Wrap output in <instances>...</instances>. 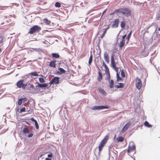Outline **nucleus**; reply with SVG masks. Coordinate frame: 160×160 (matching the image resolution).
Instances as JSON below:
<instances>
[{
  "instance_id": "nucleus-54",
  "label": "nucleus",
  "mask_w": 160,
  "mask_h": 160,
  "mask_svg": "<svg viewBox=\"0 0 160 160\" xmlns=\"http://www.w3.org/2000/svg\"><path fill=\"white\" fill-rule=\"evenodd\" d=\"M36 88L37 89H38V88H40L39 86H38V85L36 86Z\"/></svg>"
},
{
  "instance_id": "nucleus-51",
  "label": "nucleus",
  "mask_w": 160,
  "mask_h": 160,
  "mask_svg": "<svg viewBox=\"0 0 160 160\" xmlns=\"http://www.w3.org/2000/svg\"><path fill=\"white\" fill-rule=\"evenodd\" d=\"M125 128H124V127H123V128H122V133H123L124 132H125L127 130H125Z\"/></svg>"
},
{
  "instance_id": "nucleus-64",
  "label": "nucleus",
  "mask_w": 160,
  "mask_h": 160,
  "mask_svg": "<svg viewBox=\"0 0 160 160\" xmlns=\"http://www.w3.org/2000/svg\"><path fill=\"white\" fill-rule=\"evenodd\" d=\"M134 160H135V159H134Z\"/></svg>"
},
{
  "instance_id": "nucleus-60",
  "label": "nucleus",
  "mask_w": 160,
  "mask_h": 160,
  "mask_svg": "<svg viewBox=\"0 0 160 160\" xmlns=\"http://www.w3.org/2000/svg\"><path fill=\"white\" fill-rule=\"evenodd\" d=\"M97 68H98V70H100V69H99V68L98 67H97Z\"/></svg>"
},
{
  "instance_id": "nucleus-25",
  "label": "nucleus",
  "mask_w": 160,
  "mask_h": 160,
  "mask_svg": "<svg viewBox=\"0 0 160 160\" xmlns=\"http://www.w3.org/2000/svg\"><path fill=\"white\" fill-rule=\"evenodd\" d=\"M116 77H117V81L118 82H119L120 80H122V79L120 77L119 74L117 72L116 74Z\"/></svg>"
},
{
  "instance_id": "nucleus-24",
  "label": "nucleus",
  "mask_w": 160,
  "mask_h": 160,
  "mask_svg": "<svg viewBox=\"0 0 160 160\" xmlns=\"http://www.w3.org/2000/svg\"><path fill=\"white\" fill-rule=\"evenodd\" d=\"M99 91L102 94L105 95L106 94V92L102 88H100L98 89Z\"/></svg>"
},
{
  "instance_id": "nucleus-34",
  "label": "nucleus",
  "mask_w": 160,
  "mask_h": 160,
  "mask_svg": "<svg viewBox=\"0 0 160 160\" xmlns=\"http://www.w3.org/2000/svg\"><path fill=\"white\" fill-rule=\"evenodd\" d=\"M61 4L60 3L57 2H56L55 6L56 7L60 8L61 7Z\"/></svg>"
},
{
  "instance_id": "nucleus-44",
  "label": "nucleus",
  "mask_w": 160,
  "mask_h": 160,
  "mask_svg": "<svg viewBox=\"0 0 160 160\" xmlns=\"http://www.w3.org/2000/svg\"><path fill=\"white\" fill-rule=\"evenodd\" d=\"M121 75L123 78H124L125 77V73H124V72L123 70H122V71L121 72Z\"/></svg>"
},
{
  "instance_id": "nucleus-48",
  "label": "nucleus",
  "mask_w": 160,
  "mask_h": 160,
  "mask_svg": "<svg viewBox=\"0 0 160 160\" xmlns=\"http://www.w3.org/2000/svg\"><path fill=\"white\" fill-rule=\"evenodd\" d=\"M33 134L32 133H31L28 135V138H31L33 136Z\"/></svg>"
},
{
  "instance_id": "nucleus-47",
  "label": "nucleus",
  "mask_w": 160,
  "mask_h": 160,
  "mask_svg": "<svg viewBox=\"0 0 160 160\" xmlns=\"http://www.w3.org/2000/svg\"><path fill=\"white\" fill-rule=\"evenodd\" d=\"M52 157V154L51 153L50 154H49L48 155V157L50 158Z\"/></svg>"
},
{
  "instance_id": "nucleus-9",
  "label": "nucleus",
  "mask_w": 160,
  "mask_h": 160,
  "mask_svg": "<svg viewBox=\"0 0 160 160\" xmlns=\"http://www.w3.org/2000/svg\"><path fill=\"white\" fill-rule=\"evenodd\" d=\"M23 82V79H22L18 81L17 83V86L19 88H22V86Z\"/></svg>"
},
{
  "instance_id": "nucleus-1",
  "label": "nucleus",
  "mask_w": 160,
  "mask_h": 160,
  "mask_svg": "<svg viewBox=\"0 0 160 160\" xmlns=\"http://www.w3.org/2000/svg\"><path fill=\"white\" fill-rule=\"evenodd\" d=\"M108 138L109 136L108 135H107L101 141L98 147V149L99 152L102 150V148L104 146L105 143L107 142Z\"/></svg>"
},
{
  "instance_id": "nucleus-46",
  "label": "nucleus",
  "mask_w": 160,
  "mask_h": 160,
  "mask_svg": "<svg viewBox=\"0 0 160 160\" xmlns=\"http://www.w3.org/2000/svg\"><path fill=\"white\" fill-rule=\"evenodd\" d=\"M29 88H32V89H35V87L34 86V85L32 84H31L30 85V87L29 88H29V89L30 90H31Z\"/></svg>"
},
{
  "instance_id": "nucleus-20",
  "label": "nucleus",
  "mask_w": 160,
  "mask_h": 160,
  "mask_svg": "<svg viewBox=\"0 0 160 160\" xmlns=\"http://www.w3.org/2000/svg\"><path fill=\"white\" fill-rule=\"evenodd\" d=\"M109 82L110 85L109 87L110 88H112L113 87L114 82L113 80H111Z\"/></svg>"
},
{
  "instance_id": "nucleus-12",
  "label": "nucleus",
  "mask_w": 160,
  "mask_h": 160,
  "mask_svg": "<svg viewBox=\"0 0 160 160\" xmlns=\"http://www.w3.org/2000/svg\"><path fill=\"white\" fill-rule=\"evenodd\" d=\"M102 78V73L100 71L98 72V76L97 78V79L98 81H100Z\"/></svg>"
},
{
  "instance_id": "nucleus-50",
  "label": "nucleus",
  "mask_w": 160,
  "mask_h": 160,
  "mask_svg": "<svg viewBox=\"0 0 160 160\" xmlns=\"http://www.w3.org/2000/svg\"><path fill=\"white\" fill-rule=\"evenodd\" d=\"M31 120L32 121H33V122H35L36 121H37L36 120H35L33 118H31Z\"/></svg>"
},
{
  "instance_id": "nucleus-15",
  "label": "nucleus",
  "mask_w": 160,
  "mask_h": 160,
  "mask_svg": "<svg viewBox=\"0 0 160 160\" xmlns=\"http://www.w3.org/2000/svg\"><path fill=\"white\" fill-rule=\"evenodd\" d=\"M22 132L24 133H28L29 132V129L26 127H24L23 128Z\"/></svg>"
},
{
  "instance_id": "nucleus-31",
  "label": "nucleus",
  "mask_w": 160,
  "mask_h": 160,
  "mask_svg": "<svg viewBox=\"0 0 160 160\" xmlns=\"http://www.w3.org/2000/svg\"><path fill=\"white\" fill-rule=\"evenodd\" d=\"M106 74L108 76L107 77L105 78V79L108 80L109 81H110V76L109 72H106Z\"/></svg>"
},
{
  "instance_id": "nucleus-56",
  "label": "nucleus",
  "mask_w": 160,
  "mask_h": 160,
  "mask_svg": "<svg viewBox=\"0 0 160 160\" xmlns=\"http://www.w3.org/2000/svg\"><path fill=\"white\" fill-rule=\"evenodd\" d=\"M45 160H51V159L49 158H46Z\"/></svg>"
},
{
  "instance_id": "nucleus-27",
  "label": "nucleus",
  "mask_w": 160,
  "mask_h": 160,
  "mask_svg": "<svg viewBox=\"0 0 160 160\" xmlns=\"http://www.w3.org/2000/svg\"><path fill=\"white\" fill-rule=\"evenodd\" d=\"M144 124L145 126H147L148 128H150L152 127V125L149 124V122L147 121L145 122Z\"/></svg>"
},
{
  "instance_id": "nucleus-11",
  "label": "nucleus",
  "mask_w": 160,
  "mask_h": 160,
  "mask_svg": "<svg viewBox=\"0 0 160 160\" xmlns=\"http://www.w3.org/2000/svg\"><path fill=\"white\" fill-rule=\"evenodd\" d=\"M38 86L40 88H48V83L40 84L38 83Z\"/></svg>"
},
{
  "instance_id": "nucleus-10",
  "label": "nucleus",
  "mask_w": 160,
  "mask_h": 160,
  "mask_svg": "<svg viewBox=\"0 0 160 160\" xmlns=\"http://www.w3.org/2000/svg\"><path fill=\"white\" fill-rule=\"evenodd\" d=\"M119 22V20L118 19H116L114 21V23L112 24V28H116L118 27V23Z\"/></svg>"
},
{
  "instance_id": "nucleus-22",
  "label": "nucleus",
  "mask_w": 160,
  "mask_h": 160,
  "mask_svg": "<svg viewBox=\"0 0 160 160\" xmlns=\"http://www.w3.org/2000/svg\"><path fill=\"white\" fill-rule=\"evenodd\" d=\"M135 147H129L128 146V152H131L133 150H135Z\"/></svg>"
},
{
  "instance_id": "nucleus-19",
  "label": "nucleus",
  "mask_w": 160,
  "mask_h": 160,
  "mask_svg": "<svg viewBox=\"0 0 160 160\" xmlns=\"http://www.w3.org/2000/svg\"><path fill=\"white\" fill-rule=\"evenodd\" d=\"M118 142H122L124 141V138L122 137H118L117 138Z\"/></svg>"
},
{
  "instance_id": "nucleus-26",
  "label": "nucleus",
  "mask_w": 160,
  "mask_h": 160,
  "mask_svg": "<svg viewBox=\"0 0 160 160\" xmlns=\"http://www.w3.org/2000/svg\"><path fill=\"white\" fill-rule=\"evenodd\" d=\"M58 69L59 70L61 74L63 73H64L66 72V71L62 68H59Z\"/></svg>"
},
{
  "instance_id": "nucleus-52",
  "label": "nucleus",
  "mask_w": 160,
  "mask_h": 160,
  "mask_svg": "<svg viewBox=\"0 0 160 160\" xmlns=\"http://www.w3.org/2000/svg\"><path fill=\"white\" fill-rule=\"evenodd\" d=\"M109 27L108 26L107 28H104V31H105L106 32L107 31V30L108 29H109Z\"/></svg>"
},
{
  "instance_id": "nucleus-49",
  "label": "nucleus",
  "mask_w": 160,
  "mask_h": 160,
  "mask_svg": "<svg viewBox=\"0 0 160 160\" xmlns=\"http://www.w3.org/2000/svg\"><path fill=\"white\" fill-rule=\"evenodd\" d=\"M126 36V34H125V35H124L122 36V40H123V41H125L124 39L125 38Z\"/></svg>"
},
{
  "instance_id": "nucleus-7",
  "label": "nucleus",
  "mask_w": 160,
  "mask_h": 160,
  "mask_svg": "<svg viewBox=\"0 0 160 160\" xmlns=\"http://www.w3.org/2000/svg\"><path fill=\"white\" fill-rule=\"evenodd\" d=\"M111 64L112 68L117 72H118L117 68L116 67V64L114 60L113 54H112L111 56Z\"/></svg>"
},
{
  "instance_id": "nucleus-5",
  "label": "nucleus",
  "mask_w": 160,
  "mask_h": 160,
  "mask_svg": "<svg viewBox=\"0 0 160 160\" xmlns=\"http://www.w3.org/2000/svg\"><path fill=\"white\" fill-rule=\"evenodd\" d=\"M59 78L58 77H55L52 78L49 82L50 87L51 85L52 84H57L59 82Z\"/></svg>"
},
{
  "instance_id": "nucleus-2",
  "label": "nucleus",
  "mask_w": 160,
  "mask_h": 160,
  "mask_svg": "<svg viewBox=\"0 0 160 160\" xmlns=\"http://www.w3.org/2000/svg\"><path fill=\"white\" fill-rule=\"evenodd\" d=\"M41 30V28L38 25H35L32 28H30L28 33L30 34H32L35 32H39Z\"/></svg>"
},
{
  "instance_id": "nucleus-14",
  "label": "nucleus",
  "mask_w": 160,
  "mask_h": 160,
  "mask_svg": "<svg viewBox=\"0 0 160 160\" xmlns=\"http://www.w3.org/2000/svg\"><path fill=\"white\" fill-rule=\"evenodd\" d=\"M56 61H52L51 62L49 63V66L51 67L55 68L56 67Z\"/></svg>"
},
{
  "instance_id": "nucleus-6",
  "label": "nucleus",
  "mask_w": 160,
  "mask_h": 160,
  "mask_svg": "<svg viewBox=\"0 0 160 160\" xmlns=\"http://www.w3.org/2000/svg\"><path fill=\"white\" fill-rule=\"evenodd\" d=\"M136 81V86L138 89H140L142 86V82L141 80L138 78L137 77Z\"/></svg>"
},
{
  "instance_id": "nucleus-63",
  "label": "nucleus",
  "mask_w": 160,
  "mask_h": 160,
  "mask_svg": "<svg viewBox=\"0 0 160 160\" xmlns=\"http://www.w3.org/2000/svg\"><path fill=\"white\" fill-rule=\"evenodd\" d=\"M1 48H0V52H1Z\"/></svg>"
},
{
  "instance_id": "nucleus-30",
  "label": "nucleus",
  "mask_w": 160,
  "mask_h": 160,
  "mask_svg": "<svg viewBox=\"0 0 160 160\" xmlns=\"http://www.w3.org/2000/svg\"><path fill=\"white\" fill-rule=\"evenodd\" d=\"M125 41L122 40L121 42H120L119 47L120 48H122L124 45L125 44Z\"/></svg>"
},
{
  "instance_id": "nucleus-32",
  "label": "nucleus",
  "mask_w": 160,
  "mask_h": 160,
  "mask_svg": "<svg viewBox=\"0 0 160 160\" xmlns=\"http://www.w3.org/2000/svg\"><path fill=\"white\" fill-rule=\"evenodd\" d=\"M92 54H91V55L90 57L89 61H88V64L89 65H90L91 64V63L92 62Z\"/></svg>"
},
{
  "instance_id": "nucleus-38",
  "label": "nucleus",
  "mask_w": 160,
  "mask_h": 160,
  "mask_svg": "<svg viewBox=\"0 0 160 160\" xmlns=\"http://www.w3.org/2000/svg\"><path fill=\"white\" fill-rule=\"evenodd\" d=\"M22 99L20 98L19 99L18 101V104L19 105H20L22 103Z\"/></svg>"
},
{
  "instance_id": "nucleus-55",
  "label": "nucleus",
  "mask_w": 160,
  "mask_h": 160,
  "mask_svg": "<svg viewBox=\"0 0 160 160\" xmlns=\"http://www.w3.org/2000/svg\"><path fill=\"white\" fill-rule=\"evenodd\" d=\"M57 74H59V75L61 74L60 72V71H57Z\"/></svg>"
},
{
  "instance_id": "nucleus-3",
  "label": "nucleus",
  "mask_w": 160,
  "mask_h": 160,
  "mask_svg": "<svg viewBox=\"0 0 160 160\" xmlns=\"http://www.w3.org/2000/svg\"><path fill=\"white\" fill-rule=\"evenodd\" d=\"M121 13L126 17H128L131 15V11L127 8H122Z\"/></svg>"
},
{
  "instance_id": "nucleus-57",
  "label": "nucleus",
  "mask_w": 160,
  "mask_h": 160,
  "mask_svg": "<svg viewBox=\"0 0 160 160\" xmlns=\"http://www.w3.org/2000/svg\"><path fill=\"white\" fill-rule=\"evenodd\" d=\"M148 55V53H147L146 54L145 56H147Z\"/></svg>"
},
{
  "instance_id": "nucleus-16",
  "label": "nucleus",
  "mask_w": 160,
  "mask_h": 160,
  "mask_svg": "<svg viewBox=\"0 0 160 160\" xmlns=\"http://www.w3.org/2000/svg\"><path fill=\"white\" fill-rule=\"evenodd\" d=\"M32 49H33V50H34V51H35L38 52V53H40V52L42 51V49L41 48H32Z\"/></svg>"
},
{
  "instance_id": "nucleus-21",
  "label": "nucleus",
  "mask_w": 160,
  "mask_h": 160,
  "mask_svg": "<svg viewBox=\"0 0 160 160\" xmlns=\"http://www.w3.org/2000/svg\"><path fill=\"white\" fill-rule=\"evenodd\" d=\"M52 55L53 57L56 58H58L60 56L57 53H52Z\"/></svg>"
},
{
  "instance_id": "nucleus-18",
  "label": "nucleus",
  "mask_w": 160,
  "mask_h": 160,
  "mask_svg": "<svg viewBox=\"0 0 160 160\" xmlns=\"http://www.w3.org/2000/svg\"><path fill=\"white\" fill-rule=\"evenodd\" d=\"M131 122H129L127 123L124 127V128H125V130H127L131 125Z\"/></svg>"
},
{
  "instance_id": "nucleus-58",
  "label": "nucleus",
  "mask_w": 160,
  "mask_h": 160,
  "mask_svg": "<svg viewBox=\"0 0 160 160\" xmlns=\"http://www.w3.org/2000/svg\"><path fill=\"white\" fill-rule=\"evenodd\" d=\"M106 11V10H105L103 12V13H102V14H103L104 13V12H105Z\"/></svg>"
},
{
  "instance_id": "nucleus-53",
  "label": "nucleus",
  "mask_w": 160,
  "mask_h": 160,
  "mask_svg": "<svg viewBox=\"0 0 160 160\" xmlns=\"http://www.w3.org/2000/svg\"><path fill=\"white\" fill-rule=\"evenodd\" d=\"M43 156V154H42L40 155L39 156H38V160H39V158L42 157Z\"/></svg>"
},
{
  "instance_id": "nucleus-8",
  "label": "nucleus",
  "mask_w": 160,
  "mask_h": 160,
  "mask_svg": "<svg viewBox=\"0 0 160 160\" xmlns=\"http://www.w3.org/2000/svg\"><path fill=\"white\" fill-rule=\"evenodd\" d=\"M104 57L105 60L107 63L109 62V58L108 57V54L106 51H105L104 53Z\"/></svg>"
},
{
  "instance_id": "nucleus-13",
  "label": "nucleus",
  "mask_w": 160,
  "mask_h": 160,
  "mask_svg": "<svg viewBox=\"0 0 160 160\" xmlns=\"http://www.w3.org/2000/svg\"><path fill=\"white\" fill-rule=\"evenodd\" d=\"M124 86V84L123 83H119L118 85H115V87L117 88H122Z\"/></svg>"
},
{
  "instance_id": "nucleus-29",
  "label": "nucleus",
  "mask_w": 160,
  "mask_h": 160,
  "mask_svg": "<svg viewBox=\"0 0 160 160\" xmlns=\"http://www.w3.org/2000/svg\"><path fill=\"white\" fill-rule=\"evenodd\" d=\"M131 33H132V31H131L128 34V36H127V37L126 38V39H127V42L126 43H127L129 42V39H130V36L131 35Z\"/></svg>"
},
{
  "instance_id": "nucleus-23",
  "label": "nucleus",
  "mask_w": 160,
  "mask_h": 160,
  "mask_svg": "<svg viewBox=\"0 0 160 160\" xmlns=\"http://www.w3.org/2000/svg\"><path fill=\"white\" fill-rule=\"evenodd\" d=\"M31 76H38L39 75L37 74V72H31L29 74Z\"/></svg>"
},
{
  "instance_id": "nucleus-35",
  "label": "nucleus",
  "mask_w": 160,
  "mask_h": 160,
  "mask_svg": "<svg viewBox=\"0 0 160 160\" xmlns=\"http://www.w3.org/2000/svg\"><path fill=\"white\" fill-rule=\"evenodd\" d=\"M3 38L2 37H0V47L3 45Z\"/></svg>"
},
{
  "instance_id": "nucleus-61",
  "label": "nucleus",
  "mask_w": 160,
  "mask_h": 160,
  "mask_svg": "<svg viewBox=\"0 0 160 160\" xmlns=\"http://www.w3.org/2000/svg\"><path fill=\"white\" fill-rule=\"evenodd\" d=\"M39 76H41L42 77H43V76L42 75H40Z\"/></svg>"
},
{
  "instance_id": "nucleus-40",
  "label": "nucleus",
  "mask_w": 160,
  "mask_h": 160,
  "mask_svg": "<svg viewBox=\"0 0 160 160\" xmlns=\"http://www.w3.org/2000/svg\"><path fill=\"white\" fill-rule=\"evenodd\" d=\"M21 99H22V102L23 103H25L26 102H27L28 99L26 98H21Z\"/></svg>"
},
{
  "instance_id": "nucleus-62",
  "label": "nucleus",
  "mask_w": 160,
  "mask_h": 160,
  "mask_svg": "<svg viewBox=\"0 0 160 160\" xmlns=\"http://www.w3.org/2000/svg\"><path fill=\"white\" fill-rule=\"evenodd\" d=\"M158 30L160 31V27L158 29Z\"/></svg>"
},
{
  "instance_id": "nucleus-17",
  "label": "nucleus",
  "mask_w": 160,
  "mask_h": 160,
  "mask_svg": "<svg viewBox=\"0 0 160 160\" xmlns=\"http://www.w3.org/2000/svg\"><path fill=\"white\" fill-rule=\"evenodd\" d=\"M102 63H103V65L104 66V67L105 68L106 73L108 72H109V69H108V66L106 65V64L104 62V61H102Z\"/></svg>"
},
{
  "instance_id": "nucleus-39",
  "label": "nucleus",
  "mask_w": 160,
  "mask_h": 160,
  "mask_svg": "<svg viewBox=\"0 0 160 160\" xmlns=\"http://www.w3.org/2000/svg\"><path fill=\"white\" fill-rule=\"evenodd\" d=\"M125 23L123 21H122L121 22V24H120V26L122 28H123L125 27Z\"/></svg>"
},
{
  "instance_id": "nucleus-4",
  "label": "nucleus",
  "mask_w": 160,
  "mask_h": 160,
  "mask_svg": "<svg viewBox=\"0 0 160 160\" xmlns=\"http://www.w3.org/2000/svg\"><path fill=\"white\" fill-rule=\"evenodd\" d=\"M109 108V106H94L91 108L92 110H101L103 109H108Z\"/></svg>"
},
{
  "instance_id": "nucleus-45",
  "label": "nucleus",
  "mask_w": 160,
  "mask_h": 160,
  "mask_svg": "<svg viewBox=\"0 0 160 160\" xmlns=\"http://www.w3.org/2000/svg\"><path fill=\"white\" fill-rule=\"evenodd\" d=\"M106 32L105 31H103L102 34V35L101 36V38L102 39V38H103V37H104Z\"/></svg>"
},
{
  "instance_id": "nucleus-37",
  "label": "nucleus",
  "mask_w": 160,
  "mask_h": 160,
  "mask_svg": "<svg viewBox=\"0 0 160 160\" xmlns=\"http://www.w3.org/2000/svg\"><path fill=\"white\" fill-rule=\"evenodd\" d=\"M39 81L41 83H43L45 82V80L44 79L41 78H39Z\"/></svg>"
},
{
  "instance_id": "nucleus-59",
  "label": "nucleus",
  "mask_w": 160,
  "mask_h": 160,
  "mask_svg": "<svg viewBox=\"0 0 160 160\" xmlns=\"http://www.w3.org/2000/svg\"><path fill=\"white\" fill-rule=\"evenodd\" d=\"M114 13H113H113H111L110 14V15H112V14H114Z\"/></svg>"
},
{
  "instance_id": "nucleus-28",
  "label": "nucleus",
  "mask_w": 160,
  "mask_h": 160,
  "mask_svg": "<svg viewBox=\"0 0 160 160\" xmlns=\"http://www.w3.org/2000/svg\"><path fill=\"white\" fill-rule=\"evenodd\" d=\"M28 85H30V83H29L28 82H27L26 83L24 84L23 83L22 86V88L23 89H24L26 88L27 86Z\"/></svg>"
},
{
  "instance_id": "nucleus-36",
  "label": "nucleus",
  "mask_w": 160,
  "mask_h": 160,
  "mask_svg": "<svg viewBox=\"0 0 160 160\" xmlns=\"http://www.w3.org/2000/svg\"><path fill=\"white\" fill-rule=\"evenodd\" d=\"M129 147H135L134 143V142H131L130 143L129 145L128 146Z\"/></svg>"
},
{
  "instance_id": "nucleus-43",
  "label": "nucleus",
  "mask_w": 160,
  "mask_h": 160,
  "mask_svg": "<svg viewBox=\"0 0 160 160\" xmlns=\"http://www.w3.org/2000/svg\"><path fill=\"white\" fill-rule=\"evenodd\" d=\"M35 122V125L36 126V128L37 129H38L39 128V126L38 124V123L37 121H36Z\"/></svg>"
},
{
  "instance_id": "nucleus-41",
  "label": "nucleus",
  "mask_w": 160,
  "mask_h": 160,
  "mask_svg": "<svg viewBox=\"0 0 160 160\" xmlns=\"http://www.w3.org/2000/svg\"><path fill=\"white\" fill-rule=\"evenodd\" d=\"M45 22L47 24H49L50 23V21L48 20L47 19H45Z\"/></svg>"
},
{
  "instance_id": "nucleus-42",
  "label": "nucleus",
  "mask_w": 160,
  "mask_h": 160,
  "mask_svg": "<svg viewBox=\"0 0 160 160\" xmlns=\"http://www.w3.org/2000/svg\"><path fill=\"white\" fill-rule=\"evenodd\" d=\"M26 108L25 107H23L20 110V112H24L25 111Z\"/></svg>"
},
{
  "instance_id": "nucleus-33",
  "label": "nucleus",
  "mask_w": 160,
  "mask_h": 160,
  "mask_svg": "<svg viewBox=\"0 0 160 160\" xmlns=\"http://www.w3.org/2000/svg\"><path fill=\"white\" fill-rule=\"evenodd\" d=\"M122 8H120L115 10L113 12V13H121V11H122Z\"/></svg>"
}]
</instances>
